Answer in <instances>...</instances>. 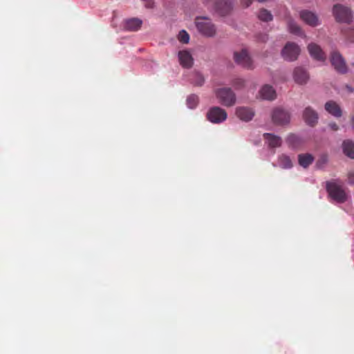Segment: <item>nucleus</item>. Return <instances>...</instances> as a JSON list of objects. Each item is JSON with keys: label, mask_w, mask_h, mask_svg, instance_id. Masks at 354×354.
<instances>
[{"label": "nucleus", "mask_w": 354, "mask_h": 354, "mask_svg": "<svg viewBox=\"0 0 354 354\" xmlns=\"http://www.w3.org/2000/svg\"><path fill=\"white\" fill-rule=\"evenodd\" d=\"M326 189L329 196L338 203H344L348 198L341 182L336 180L328 182L326 184Z\"/></svg>", "instance_id": "obj_1"}, {"label": "nucleus", "mask_w": 354, "mask_h": 354, "mask_svg": "<svg viewBox=\"0 0 354 354\" xmlns=\"http://www.w3.org/2000/svg\"><path fill=\"white\" fill-rule=\"evenodd\" d=\"M214 95L218 102L225 106H232L236 103V95L230 88H217L214 91Z\"/></svg>", "instance_id": "obj_2"}, {"label": "nucleus", "mask_w": 354, "mask_h": 354, "mask_svg": "<svg viewBox=\"0 0 354 354\" xmlns=\"http://www.w3.org/2000/svg\"><path fill=\"white\" fill-rule=\"evenodd\" d=\"M195 24L198 31L205 37H213L216 32V29L212 21L205 17L196 18Z\"/></svg>", "instance_id": "obj_3"}, {"label": "nucleus", "mask_w": 354, "mask_h": 354, "mask_svg": "<svg viewBox=\"0 0 354 354\" xmlns=\"http://www.w3.org/2000/svg\"><path fill=\"white\" fill-rule=\"evenodd\" d=\"M234 62L239 66L247 68H254L253 60L246 48H243L234 53Z\"/></svg>", "instance_id": "obj_4"}, {"label": "nucleus", "mask_w": 354, "mask_h": 354, "mask_svg": "<svg viewBox=\"0 0 354 354\" xmlns=\"http://www.w3.org/2000/svg\"><path fill=\"white\" fill-rule=\"evenodd\" d=\"M301 49L299 45L294 42H288L282 48L281 55L287 62H293L297 59Z\"/></svg>", "instance_id": "obj_5"}, {"label": "nucleus", "mask_w": 354, "mask_h": 354, "mask_svg": "<svg viewBox=\"0 0 354 354\" xmlns=\"http://www.w3.org/2000/svg\"><path fill=\"white\" fill-rule=\"evenodd\" d=\"M333 14L339 22L350 23L352 21L353 15L351 10L343 5H335L333 8Z\"/></svg>", "instance_id": "obj_6"}, {"label": "nucleus", "mask_w": 354, "mask_h": 354, "mask_svg": "<svg viewBox=\"0 0 354 354\" xmlns=\"http://www.w3.org/2000/svg\"><path fill=\"white\" fill-rule=\"evenodd\" d=\"M227 112L219 106H212L207 112L208 121L213 124H221L226 120Z\"/></svg>", "instance_id": "obj_7"}, {"label": "nucleus", "mask_w": 354, "mask_h": 354, "mask_svg": "<svg viewBox=\"0 0 354 354\" xmlns=\"http://www.w3.org/2000/svg\"><path fill=\"white\" fill-rule=\"evenodd\" d=\"M272 120L277 124L285 125L289 123L290 115L287 111L281 108H276L272 111Z\"/></svg>", "instance_id": "obj_8"}, {"label": "nucleus", "mask_w": 354, "mask_h": 354, "mask_svg": "<svg viewBox=\"0 0 354 354\" xmlns=\"http://www.w3.org/2000/svg\"><path fill=\"white\" fill-rule=\"evenodd\" d=\"M330 62L335 69L342 73L347 71V66L342 55L336 51L331 53Z\"/></svg>", "instance_id": "obj_9"}, {"label": "nucleus", "mask_w": 354, "mask_h": 354, "mask_svg": "<svg viewBox=\"0 0 354 354\" xmlns=\"http://www.w3.org/2000/svg\"><path fill=\"white\" fill-rule=\"evenodd\" d=\"M301 19L307 25L316 27L320 24L317 15L312 11L304 10L299 12Z\"/></svg>", "instance_id": "obj_10"}, {"label": "nucleus", "mask_w": 354, "mask_h": 354, "mask_svg": "<svg viewBox=\"0 0 354 354\" xmlns=\"http://www.w3.org/2000/svg\"><path fill=\"white\" fill-rule=\"evenodd\" d=\"M292 78L297 84L304 85L309 80V75L304 68L297 66L293 69Z\"/></svg>", "instance_id": "obj_11"}, {"label": "nucleus", "mask_w": 354, "mask_h": 354, "mask_svg": "<svg viewBox=\"0 0 354 354\" xmlns=\"http://www.w3.org/2000/svg\"><path fill=\"white\" fill-rule=\"evenodd\" d=\"M257 97L261 100L272 101L276 99L277 93L272 86L264 84L259 89Z\"/></svg>", "instance_id": "obj_12"}, {"label": "nucleus", "mask_w": 354, "mask_h": 354, "mask_svg": "<svg viewBox=\"0 0 354 354\" xmlns=\"http://www.w3.org/2000/svg\"><path fill=\"white\" fill-rule=\"evenodd\" d=\"M235 114L241 120L248 122L254 118V111L248 106H238L235 109Z\"/></svg>", "instance_id": "obj_13"}, {"label": "nucleus", "mask_w": 354, "mask_h": 354, "mask_svg": "<svg viewBox=\"0 0 354 354\" xmlns=\"http://www.w3.org/2000/svg\"><path fill=\"white\" fill-rule=\"evenodd\" d=\"M308 50L313 59L319 62H324L326 60V55L318 44L315 43L309 44L308 45Z\"/></svg>", "instance_id": "obj_14"}, {"label": "nucleus", "mask_w": 354, "mask_h": 354, "mask_svg": "<svg viewBox=\"0 0 354 354\" xmlns=\"http://www.w3.org/2000/svg\"><path fill=\"white\" fill-rule=\"evenodd\" d=\"M178 58L180 64L183 68H191L194 64L193 57L188 50H180L178 53Z\"/></svg>", "instance_id": "obj_15"}, {"label": "nucleus", "mask_w": 354, "mask_h": 354, "mask_svg": "<svg viewBox=\"0 0 354 354\" xmlns=\"http://www.w3.org/2000/svg\"><path fill=\"white\" fill-rule=\"evenodd\" d=\"M303 118L308 125L314 126L317 122L318 114L310 106H307L303 111Z\"/></svg>", "instance_id": "obj_16"}, {"label": "nucleus", "mask_w": 354, "mask_h": 354, "mask_svg": "<svg viewBox=\"0 0 354 354\" xmlns=\"http://www.w3.org/2000/svg\"><path fill=\"white\" fill-rule=\"evenodd\" d=\"M325 110L330 115L335 118L342 116V112L339 105L335 101L330 100L327 102L324 106Z\"/></svg>", "instance_id": "obj_17"}, {"label": "nucleus", "mask_w": 354, "mask_h": 354, "mask_svg": "<svg viewBox=\"0 0 354 354\" xmlns=\"http://www.w3.org/2000/svg\"><path fill=\"white\" fill-rule=\"evenodd\" d=\"M287 28L288 32L293 35L303 37H306L301 27L292 18H288L287 19Z\"/></svg>", "instance_id": "obj_18"}, {"label": "nucleus", "mask_w": 354, "mask_h": 354, "mask_svg": "<svg viewBox=\"0 0 354 354\" xmlns=\"http://www.w3.org/2000/svg\"><path fill=\"white\" fill-rule=\"evenodd\" d=\"M263 138L268 145L272 148L280 147L282 142L279 136L272 133H263Z\"/></svg>", "instance_id": "obj_19"}, {"label": "nucleus", "mask_w": 354, "mask_h": 354, "mask_svg": "<svg viewBox=\"0 0 354 354\" xmlns=\"http://www.w3.org/2000/svg\"><path fill=\"white\" fill-rule=\"evenodd\" d=\"M142 21L138 18L128 19L124 22V28L129 31H136L140 28Z\"/></svg>", "instance_id": "obj_20"}, {"label": "nucleus", "mask_w": 354, "mask_h": 354, "mask_svg": "<svg viewBox=\"0 0 354 354\" xmlns=\"http://www.w3.org/2000/svg\"><path fill=\"white\" fill-rule=\"evenodd\" d=\"M232 6L231 0H220L217 5L218 11L221 15H225L232 10Z\"/></svg>", "instance_id": "obj_21"}, {"label": "nucleus", "mask_w": 354, "mask_h": 354, "mask_svg": "<svg viewBox=\"0 0 354 354\" xmlns=\"http://www.w3.org/2000/svg\"><path fill=\"white\" fill-rule=\"evenodd\" d=\"M277 166L283 169H289L292 168V162L288 156L282 154L278 157Z\"/></svg>", "instance_id": "obj_22"}, {"label": "nucleus", "mask_w": 354, "mask_h": 354, "mask_svg": "<svg viewBox=\"0 0 354 354\" xmlns=\"http://www.w3.org/2000/svg\"><path fill=\"white\" fill-rule=\"evenodd\" d=\"M314 161L313 156L310 153H303L298 156V162L304 168L308 167Z\"/></svg>", "instance_id": "obj_23"}, {"label": "nucleus", "mask_w": 354, "mask_h": 354, "mask_svg": "<svg viewBox=\"0 0 354 354\" xmlns=\"http://www.w3.org/2000/svg\"><path fill=\"white\" fill-rule=\"evenodd\" d=\"M342 148L346 156L354 158V142L351 140L344 141L342 145Z\"/></svg>", "instance_id": "obj_24"}, {"label": "nucleus", "mask_w": 354, "mask_h": 354, "mask_svg": "<svg viewBox=\"0 0 354 354\" xmlns=\"http://www.w3.org/2000/svg\"><path fill=\"white\" fill-rule=\"evenodd\" d=\"M258 18L263 21L268 22L272 20L273 17L270 11L266 9H261L258 14Z\"/></svg>", "instance_id": "obj_25"}, {"label": "nucleus", "mask_w": 354, "mask_h": 354, "mask_svg": "<svg viewBox=\"0 0 354 354\" xmlns=\"http://www.w3.org/2000/svg\"><path fill=\"white\" fill-rule=\"evenodd\" d=\"M191 82L195 86H201L204 83L205 79L201 73L194 72L192 74Z\"/></svg>", "instance_id": "obj_26"}, {"label": "nucleus", "mask_w": 354, "mask_h": 354, "mask_svg": "<svg viewBox=\"0 0 354 354\" xmlns=\"http://www.w3.org/2000/svg\"><path fill=\"white\" fill-rule=\"evenodd\" d=\"M187 106L189 109H194L198 103V97L196 95H190L187 98Z\"/></svg>", "instance_id": "obj_27"}, {"label": "nucleus", "mask_w": 354, "mask_h": 354, "mask_svg": "<svg viewBox=\"0 0 354 354\" xmlns=\"http://www.w3.org/2000/svg\"><path fill=\"white\" fill-rule=\"evenodd\" d=\"M178 39L181 43L187 44L189 41V35L185 30H182L178 35Z\"/></svg>", "instance_id": "obj_28"}, {"label": "nucleus", "mask_w": 354, "mask_h": 354, "mask_svg": "<svg viewBox=\"0 0 354 354\" xmlns=\"http://www.w3.org/2000/svg\"><path fill=\"white\" fill-rule=\"evenodd\" d=\"M287 142L292 147H295L299 142V138L293 134L289 135L286 140Z\"/></svg>", "instance_id": "obj_29"}, {"label": "nucleus", "mask_w": 354, "mask_h": 354, "mask_svg": "<svg viewBox=\"0 0 354 354\" xmlns=\"http://www.w3.org/2000/svg\"><path fill=\"white\" fill-rule=\"evenodd\" d=\"M244 81L241 78L236 79L234 82L233 85L237 88H240L243 85Z\"/></svg>", "instance_id": "obj_30"}, {"label": "nucleus", "mask_w": 354, "mask_h": 354, "mask_svg": "<svg viewBox=\"0 0 354 354\" xmlns=\"http://www.w3.org/2000/svg\"><path fill=\"white\" fill-rule=\"evenodd\" d=\"M348 183L351 185L354 184V173L349 172L348 174Z\"/></svg>", "instance_id": "obj_31"}, {"label": "nucleus", "mask_w": 354, "mask_h": 354, "mask_svg": "<svg viewBox=\"0 0 354 354\" xmlns=\"http://www.w3.org/2000/svg\"><path fill=\"white\" fill-rule=\"evenodd\" d=\"M242 3L244 6L248 7L252 3V0H241Z\"/></svg>", "instance_id": "obj_32"}, {"label": "nucleus", "mask_w": 354, "mask_h": 354, "mask_svg": "<svg viewBox=\"0 0 354 354\" xmlns=\"http://www.w3.org/2000/svg\"><path fill=\"white\" fill-rule=\"evenodd\" d=\"M268 35L266 34H265V35H262V37H259L258 39L261 41L264 42V41H266L268 40Z\"/></svg>", "instance_id": "obj_33"}, {"label": "nucleus", "mask_w": 354, "mask_h": 354, "mask_svg": "<svg viewBox=\"0 0 354 354\" xmlns=\"http://www.w3.org/2000/svg\"><path fill=\"white\" fill-rule=\"evenodd\" d=\"M329 127L333 129V130H337L338 129V127L337 125L335 124V123H330L329 124Z\"/></svg>", "instance_id": "obj_34"}, {"label": "nucleus", "mask_w": 354, "mask_h": 354, "mask_svg": "<svg viewBox=\"0 0 354 354\" xmlns=\"http://www.w3.org/2000/svg\"><path fill=\"white\" fill-rule=\"evenodd\" d=\"M352 121V129L354 130V115L351 118Z\"/></svg>", "instance_id": "obj_35"}]
</instances>
